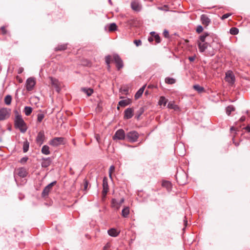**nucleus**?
Instances as JSON below:
<instances>
[{
    "label": "nucleus",
    "mask_w": 250,
    "mask_h": 250,
    "mask_svg": "<svg viewBox=\"0 0 250 250\" xmlns=\"http://www.w3.org/2000/svg\"><path fill=\"white\" fill-rule=\"evenodd\" d=\"M14 125L15 128L19 129L23 133H25L27 129L26 124L22 116L18 113L15 116Z\"/></svg>",
    "instance_id": "obj_1"
},
{
    "label": "nucleus",
    "mask_w": 250,
    "mask_h": 250,
    "mask_svg": "<svg viewBox=\"0 0 250 250\" xmlns=\"http://www.w3.org/2000/svg\"><path fill=\"white\" fill-rule=\"evenodd\" d=\"M139 136V133L135 130L130 131L126 134V139L131 143L137 142Z\"/></svg>",
    "instance_id": "obj_2"
},
{
    "label": "nucleus",
    "mask_w": 250,
    "mask_h": 250,
    "mask_svg": "<svg viewBox=\"0 0 250 250\" xmlns=\"http://www.w3.org/2000/svg\"><path fill=\"white\" fill-rule=\"evenodd\" d=\"M199 39L202 42H210V45L214 41V36L207 32H205L203 35L200 36Z\"/></svg>",
    "instance_id": "obj_3"
},
{
    "label": "nucleus",
    "mask_w": 250,
    "mask_h": 250,
    "mask_svg": "<svg viewBox=\"0 0 250 250\" xmlns=\"http://www.w3.org/2000/svg\"><path fill=\"white\" fill-rule=\"evenodd\" d=\"M126 137V134L125 131L122 129L117 130L113 135L112 139L113 140H123Z\"/></svg>",
    "instance_id": "obj_4"
},
{
    "label": "nucleus",
    "mask_w": 250,
    "mask_h": 250,
    "mask_svg": "<svg viewBox=\"0 0 250 250\" xmlns=\"http://www.w3.org/2000/svg\"><path fill=\"white\" fill-rule=\"evenodd\" d=\"M10 111V109L7 108L0 109V121L4 120L9 117Z\"/></svg>",
    "instance_id": "obj_5"
},
{
    "label": "nucleus",
    "mask_w": 250,
    "mask_h": 250,
    "mask_svg": "<svg viewBox=\"0 0 250 250\" xmlns=\"http://www.w3.org/2000/svg\"><path fill=\"white\" fill-rule=\"evenodd\" d=\"M36 84V82L33 78H29L26 82V88L27 91H31L33 89Z\"/></svg>",
    "instance_id": "obj_6"
},
{
    "label": "nucleus",
    "mask_w": 250,
    "mask_h": 250,
    "mask_svg": "<svg viewBox=\"0 0 250 250\" xmlns=\"http://www.w3.org/2000/svg\"><path fill=\"white\" fill-rule=\"evenodd\" d=\"M198 46L199 47V51L201 52H203L208 46H211L210 42H202L199 39L198 41Z\"/></svg>",
    "instance_id": "obj_7"
},
{
    "label": "nucleus",
    "mask_w": 250,
    "mask_h": 250,
    "mask_svg": "<svg viewBox=\"0 0 250 250\" xmlns=\"http://www.w3.org/2000/svg\"><path fill=\"white\" fill-rule=\"evenodd\" d=\"M56 183V181H54L49 184H48L47 186H46L43 189L42 192V197H45L47 196L49 193V192L51 191V190L52 188V187L53 186H54Z\"/></svg>",
    "instance_id": "obj_8"
},
{
    "label": "nucleus",
    "mask_w": 250,
    "mask_h": 250,
    "mask_svg": "<svg viewBox=\"0 0 250 250\" xmlns=\"http://www.w3.org/2000/svg\"><path fill=\"white\" fill-rule=\"evenodd\" d=\"M113 58L116 64V67H117V69L120 70L123 67V62L122 59L117 54H114Z\"/></svg>",
    "instance_id": "obj_9"
},
{
    "label": "nucleus",
    "mask_w": 250,
    "mask_h": 250,
    "mask_svg": "<svg viewBox=\"0 0 250 250\" xmlns=\"http://www.w3.org/2000/svg\"><path fill=\"white\" fill-rule=\"evenodd\" d=\"M45 139V136L44 134V132L41 131H40L37 135L36 137V141L38 145L39 146H41L44 142Z\"/></svg>",
    "instance_id": "obj_10"
},
{
    "label": "nucleus",
    "mask_w": 250,
    "mask_h": 250,
    "mask_svg": "<svg viewBox=\"0 0 250 250\" xmlns=\"http://www.w3.org/2000/svg\"><path fill=\"white\" fill-rule=\"evenodd\" d=\"M225 80L230 84H233L235 82V77L232 72H228L226 74Z\"/></svg>",
    "instance_id": "obj_11"
},
{
    "label": "nucleus",
    "mask_w": 250,
    "mask_h": 250,
    "mask_svg": "<svg viewBox=\"0 0 250 250\" xmlns=\"http://www.w3.org/2000/svg\"><path fill=\"white\" fill-rule=\"evenodd\" d=\"M63 138L62 137H56L49 142V144L52 146H58L63 142Z\"/></svg>",
    "instance_id": "obj_12"
},
{
    "label": "nucleus",
    "mask_w": 250,
    "mask_h": 250,
    "mask_svg": "<svg viewBox=\"0 0 250 250\" xmlns=\"http://www.w3.org/2000/svg\"><path fill=\"white\" fill-rule=\"evenodd\" d=\"M134 110L132 108H127L124 112V119H129L133 116Z\"/></svg>",
    "instance_id": "obj_13"
},
{
    "label": "nucleus",
    "mask_w": 250,
    "mask_h": 250,
    "mask_svg": "<svg viewBox=\"0 0 250 250\" xmlns=\"http://www.w3.org/2000/svg\"><path fill=\"white\" fill-rule=\"evenodd\" d=\"M51 83L56 89V90L59 92L61 90L60 86V83L58 80L53 78L52 77H50Z\"/></svg>",
    "instance_id": "obj_14"
},
{
    "label": "nucleus",
    "mask_w": 250,
    "mask_h": 250,
    "mask_svg": "<svg viewBox=\"0 0 250 250\" xmlns=\"http://www.w3.org/2000/svg\"><path fill=\"white\" fill-rule=\"evenodd\" d=\"M52 160L49 157L47 158H43L41 163L42 167H47L50 165Z\"/></svg>",
    "instance_id": "obj_15"
},
{
    "label": "nucleus",
    "mask_w": 250,
    "mask_h": 250,
    "mask_svg": "<svg viewBox=\"0 0 250 250\" xmlns=\"http://www.w3.org/2000/svg\"><path fill=\"white\" fill-rule=\"evenodd\" d=\"M201 20L202 23L207 26L208 25L210 22V20L209 19L207 15L205 14H203L201 16Z\"/></svg>",
    "instance_id": "obj_16"
},
{
    "label": "nucleus",
    "mask_w": 250,
    "mask_h": 250,
    "mask_svg": "<svg viewBox=\"0 0 250 250\" xmlns=\"http://www.w3.org/2000/svg\"><path fill=\"white\" fill-rule=\"evenodd\" d=\"M18 175L22 178L25 177L27 174L26 169L24 167H21L18 169Z\"/></svg>",
    "instance_id": "obj_17"
},
{
    "label": "nucleus",
    "mask_w": 250,
    "mask_h": 250,
    "mask_svg": "<svg viewBox=\"0 0 250 250\" xmlns=\"http://www.w3.org/2000/svg\"><path fill=\"white\" fill-rule=\"evenodd\" d=\"M132 9L136 11H140L141 9V6L136 1H132L131 3Z\"/></svg>",
    "instance_id": "obj_18"
},
{
    "label": "nucleus",
    "mask_w": 250,
    "mask_h": 250,
    "mask_svg": "<svg viewBox=\"0 0 250 250\" xmlns=\"http://www.w3.org/2000/svg\"><path fill=\"white\" fill-rule=\"evenodd\" d=\"M121 205L120 203L115 199H112L111 200V207L116 210L119 209Z\"/></svg>",
    "instance_id": "obj_19"
},
{
    "label": "nucleus",
    "mask_w": 250,
    "mask_h": 250,
    "mask_svg": "<svg viewBox=\"0 0 250 250\" xmlns=\"http://www.w3.org/2000/svg\"><path fill=\"white\" fill-rule=\"evenodd\" d=\"M107 232L110 236L112 237H116L119 235L120 231H118L114 228H112L109 229Z\"/></svg>",
    "instance_id": "obj_20"
},
{
    "label": "nucleus",
    "mask_w": 250,
    "mask_h": 250,
    "mask_svg": "<svg viewBox=\"0 0 250 250\" xmlns=\"http://www.w3.org/2000/svg\"><path fill=\"white\" fill-rule=\"evenodd\" d=\"M146 87V85L140 88L135 95V98L138 99L141 97Z\"/></svg>",
    "instance_id": "obj_21"
},
{
    "label": "nucleus",
    "mask_w": 250,
    "mask_h": 250,
    "mask_svg": "<svg viewBox=\"0 0 250 250\" xmlns=\"http://www.w3.org/2000/svg\"><path fill=\"white\" fill-rule=\"evenodd\" d=\"M108 181L106 177H104L103 180V190L108 191Z\"/></svg>",
    "instance_id": "obj_22"
},
{
    "label": "nucleus",
    "mask_w": 250,
    "mask_h": 250,
    "mask_svg": "<svg viewBox=\"0 0 250 250\" xmlns=\"http://www.w3.org/2000/svg\"><path fill=\"white\" fill-rule=\"evenodd\" d=\"M41 151L42 154L45 155H49L50 153L49 147L47 145H44L42 146Z\"/></svg>",
    "instance_id": "obj_23"
},
{
    "label": "nucleus",
    "mask_w": 250,
    "mask_h": 250,
    "mask_svg": "<svg viewBox=\"0 0 250 250\" xmlns=\"http://www.w3.org/2000/svg\"><path fill=\"white\" fill-rule=\"evenodd\" d=\"M129 213V208L128 207H125L122 211V215L124 217H127Z\"/></svg>",
    "instance_id": "obj_24"
},
{
    "label": "nucleus",
    "mask_w": 250,
    "mask_h": 250,
    "mask_svg": "<svg viewBox=\"0 0 250 250\" xmlns=\"http://www.w3.org/2000/svg\"><path fill=\"white\" fill-rule=\"evenodd\" d=\"M162 186L167 188L168 190H170L171 189V183L167 181H165L162 182Z\"/></svg>",
    "instance_id": "obj_25"
},
{
    "label": "nucleus",
    "mask_w": 250,
    "mask_h": 250,
    "mask_svg": "<svg viewBox=\"0 0 250 250\" xmlns=\"http://www.w3.org/2000/svg\"><path fill=\"white\" fill-rule=\"evenodd\" d=\"M32 112V108L30 106H25L24 112L26 116H29Z\"/></svg>",
    "instance_id": "obj_26"
},
{
    "label": "nucleus",
    "mask_w": 250,
    "mask_h": 250,
    "mask_svg": "<svg viewBox=\"0 0 250 250\" xmlns=\"http://www.w3.org/2000/svg\"><path fill=\"white\" fill-rule=\"evenodd\" d=\"M167 100L164 96H161L159 101V104L160 105L165 106L167 103Z\"/></svg>",
    "instance_id": "obj_27"
},
{
    "label": "nucleus",
    "mask_w": 250,
    "mask_h": 250,
    "mask_svg": "<svg viewBox=\"0 0 250 250\" xmlns=\"http://www.w3.org/2000/svg\"><path fill=\"white\" fill-rule=\"evenodd\" d=\"M45 115L42 111H40L37 115V121L39 123L42 122L44 119Z\"/></svg>",
    "instance_id": "obj_28"
},
{
    "label": "nucleus",
    "mask_w": 250,
    "mask_h": 250,
    "mask_svg": "<svg viewBox=\"0 0 250 250\" xmlns=\"http://www.w3.org/2000/svg\"><path fill=\"white\" fill-rule=\"evenodd\" d=\"M82 90L85 93H86L88 96H90L92 94V93L93 92V89H91V88L87 89L86 88H83L82 89Z\"/></svg>",
    "instance_id": "obj_29"
},
{
    "label": "nucleus",
    "mask_w": 250,
    "mask_h": 250,
    "mask_svg": "<svg viewBox=\"0 0 250 250\" xmlns=\"http://www.w3.org/2000/svg\"><path fill=\"white\" fill-rule=\"evenodd\" d=\"M11 101L12 97L10 95H8L5 96L4 98V103L6 104L10 105L11 103Z\"/></svg>",
    "instance_id": "obj_30"
},
{
    "label": "nucleus",
    "mask_w": 250,
    "mask_h": 250,
    "mask_svg": "<svg viewBox=\"0 0 250 250\" xmlns=\"http://www.w3.org/2000/svg\"><path fill=\"white\" fill-rule=\"evenodd\" d=\"M235 108L233 105H229L226 108V113L228 115H230L231 112L233 111Z\"/></svg>",
    "instance_id": "obj_31"
},
{
    "label": "nucleus",
    "mask_w": 250,
    "mask_h": 250,
    "mask_svg": "<svg viewBox=\"0 0 250 250\" xmlns=\"http://www.w3.org/2000/svg\"><path fill=\"white\" fill-rule=\"evenodd\" d=\"M117 28V25L116 24V23H112L109 24L108 30H109V31L112 32V31H114L116 30Z\"/></svg>",
    "instance_id": "obj_32"
},
{
    "label": "nucleus",
    "mask_w": 250,
    "mask_h": 250,
    "mask_svg": "<svg viewBox=\"0 0 250 250\" xmlns=\"http://www.w3.org/2000/svg\"><path fill=\"white\" fill-rule=\"evenodd\" d=\"M29 147V143L27 141H26L24 142L23 145V151L25 153L26 152Z\"/></svg>",
    "instance_id": "obj_33"
},
{
    "label": "nucleus",
    "mask_w": 250,
    "mask_h": 250,
    "mask_svg": "<svg viewBox=\"0 0 250 250\" xmlns=\"http://www.w3.org/2000/svg\"><path fill=\"white\" fill-rule=\"evenodd\" d=\"M165 82L168 84H173L176 82V81L174 79L172 78L167 77L165 79Z\"/></svg>",
    "instance_id": "obj_34"
},
{
    "label": "nucleus",
    "mask_w": 250,
    "mask_h": 250,
    "mask_svg": "<svg viewBox=\"0 0 250 250\" xmlns=\"http://www.w3.org/2000/svg\"><path fill=\"white\" fill-rule=\"evenodd\" d=\"M239 32V30L236 27H232L229 30V33L233 35H237Z\"/></svg>",
    "instance_id": "obj_35"
},
{
    "label": "nucleus",
    "mask_w": 250,
    "mask_h": 250,
    "mask_svg": "<svg viewBox=\"0 0 250 250\" xmlns=\"http://www.w3.org/2000/svg\"><path fill=\"white\" fill-rule=\"evenodd\" d=\"M167 107L170 109H174L175 110L178 108V106L175 104L173 102H169L167 104Z\"/></svg>",
    "instance_id": "obj_36"
},
{
    "label": "nucleus",
    "mask_w": 250,
    "mask_h": 250,
    "mask_svg": "<svg viewBox=\"0 0 250 250\" xmlns=\"http://www.w3.org/2000/svg\"><path fill=\"white\" fill-rule=\"evenodd\" d=\"M193 88L195 90L200 93L203 92L204 90V88L203 87L200 86L198 84L194 85L193 86Z\"/></svg>",
    "instance_id": "obj_37"
},
{
    "label": "nucleus",
    "mask_w": 250,
    "mask_h": 250,
    "mask_svg": "<svg viewBox=\"0 0 250 250\" xmlns=\"http://www.w3.org/2000/svg\"><path fill=\"white\" fill-rule=\"evenodd\" d=\"M151 34L152 36H154V38L157 43H159L161 42L160 37L158 35H155V33L154 32H151Z\"/></svg>",
    "instance_id": "obj_38"
},
{
    "label": "nucleus",
    "mask_w": 250,
    "mask_h": 250,
    "mask_svg": "<svg viewBox=\"0 0 250 250\" xmlns=\"http://www.w3.org/2000/svg\"><path fill=\"white\" fill-rule=\"evenodd\" d=\"M66 44H61L58 46L56 48V50L57 51H62L66 49Z\"/></svg>",
    "instance_id": "obj_39"
},
{
    "label": "nucleus",
    "mask_w": 250,
    "mask_h": 250,
    "mask_svg": "<svg viewBox=\"0 0 250 250\" xmlns=\"http://www.w3.org/2000/svg\"><path fill=\"white\" fill-rule=\"evenodd\" d=\"M119 104L121 106H125L128 104L126 100H121L119 102Z\"/></svg>",
    "instance_id": "obj_40"
},
{
    "label": "nucleus",
    "mask_w": 250,
    "mask_h": 250,
    "mask_svg": "<svg viewBox=\"0 0 250 250\" xmlns=\"http://www.w3.org/2000/svg\"><path fill=\"white\" fill-rule=\"evenodd\" d=\"M115 170V167L114 166H111L109 169V175L110 178H111V174Z\"/></svg>",
    "instance_id": "obj_41"
},
{
    "label": "nucleus",
    "mask_w": 250,
    "mask_h": 250,
    "mask_svg": "<svg viewBox=\"0 0 250 250\" xmlns=\"http://www.w3.org/2000/svg\"><path fill=\"white\" fill-rule=\"evenodd\" d=\"M111 58V57L110 55H107L105 57V61L106 65H108L110 64Z\"/></svg>",
    "instance_id": "obj_42"
},
{
    "label": "nucleus",
    "mask_w": 250,
    "mask_h": 250,
    "mask_svg": "<svg viewBox=\"0 0 250 250\" xmlns=\"http://www.w3.org/2000/svg\"><path fill=\"white\" fill-rule=\"evenodd\" d=\"M203 31V28L201 25H198L196 28V32L198 33H200Z\"/></svg>",
    "instance_id": "obj_43"
},
{
    "label": "nucleus",
    "mask_w": 250,
    "mask_h": 250,
    "mask_svg": "<svg viewBox=\"0 0 250 250\" xmlns=\"http://www.w3.org/2000/svg\"><path fill=\"white\" fill-rule=\"evenodd\" d=\"M134 44L137 46H139L142 44V42L140 40H135L134 41Z\"/></svg>",
    "instance_id": "obj_44"
},
{
    "label": "nucleus",
    "mask_w": 250,
    "mask_h": 250,
    "mask_svg": "<svg viewBox=\"0 0 250 250\" xmlns=\"http://www.w3.org/2000/svg\"><path fill=\"white\" fill-rule=\"evenodd\" d=\"M28 158L27 157H24L23 158H22L21 160H20V162L21 163V164H24L28 160Z\"/></svg>",
    "instance_id": "obj_45"
},
{
    "label": "nucleus",
    "mask_w": 250,
    "mask_h": 250,
    "mask_svg": "<svg viewBox=\"0 0 250 250\" xmlns=\"http://www.w3.org/2000/svg\"><path fill=\"white\" fill-rule=\"evenodd\" d=\"M108 191H106V190H103L102 191V200L104 201V200Z\"/></svg>",
    "instance_id": "obj_46"
},
{
    "label": "nucleus",
    "mask_w": 250,
    "mask_h": 250,
    "mask_svg": "<svg viewBox=\"0 0 250 250\" xmlns=\"http://www.w3.org/2000/svg\"><path fill=\"white\" fill-rule=\"evenodd\" d=\"M230 15H231V14H229V13L225 14L222 16L221 19L225 20V19L229 18Z\"/></svg>",
    "instance_id": "obj_47"
},
{
    "label": "nucleus",
    "mask_w": 250,
    "mask_h": 250,
    "mask_svg": "<svg viewBox=\"0 0 250 250\" xmlns=\"http://www.w3.org/2000/svg\"><path fill=\"white\" fill-rule=\"evenodd\" d=\"M163 35L166 38L168 37L169 36V33L168 31L167 30H165L163 32Z\"/></svg>",
    "instance_id": "obj_48"
},
{
    "label": "nucleus",
    "mask_w": 250,
    "mask_h": 250,
    "mask_svg": "<svg viewBox=\"0 0 250 250\" xmlns=\"http://www.w3.org/2000/svg\"><path fill=\"white\" fill-rule=\"evenodd\" d=\"M110 244L109 243H107L104 247V250H107L110 247Z\"/></svg>",
    "instance_id": "obj_49"
},
{
    "label": "nucleus",
    "mask_w": 250,
    "mask_h": 250,
    "mask_svg": "<svg viewBox=\"0 0 250 250\" xmlns=\"http://www.w3.org/2000/svg\"><path fill=\"white\" fill-rule=\"evenodd\" d=\"M195 59V56H190V57H189L188 58V60H189L190 62H193Z\"/></svg>",
    "instance_id": "obj_50"
},
{
    "label": "nucleus",
    "mask_w": 250,
    "mask_h": 250,
    "mask_svg": "<svg viewBox=\"0 0 250 250\" xmlns=\"http://www.w3.org/2000/svg\"><path fill=\"white\" fill-rule=\"evenodd\" d=\"M165 7H167V6L166 5H165L164 7H158V9L160 10H165V11H167V9H165Z\"/></svg>",
    "instance_id": "obj_51"
},
{
    "label": "nucleus",
    "mask_w": 250,
    "mask_h": 250,
    "mask_svg": "<svg viewBox=\"0 0 250 250\" xmlns=\"http://www.w3.org/2000/svg\"><path fill=\"white\" fill-rule=\"evenodd\" d=\"M23 71V68L22 67H20L18 69V73L21 74V73Z\"/></svg>",
    "instance_id": "obj_52"
},
{
    "label": "nucleus",
    "mask_w": 250,
    "mask_h": 250,
    "mask_svg": "<svg viewBox=\"0 0 250 250\" xmlns=\"http://www.w3.org/2000/svg\"><path fill=\"white\" fill-rule=\"evenodd\" d=\"M1 30L3 33V34H5L6 33V30H5V28L4 26H2L1 27Z\"/></svg>",
    "instance_id": "obj_53"
},
{
    "label": "nucleus",
    "mask_w": 250,
    "mask_h": 250,
    "mask_svg": "<svg viewBox=\"0 0 250 250\" xmlns=\"http://www.w3.org/2000/svg\"><path fill=\"white\" fill-rule=\"evenodd\" d=\"M245 129L248 132H250V126H247L245 127Z\"/></svg>",
    "instance_id": "obj_54"
},
{
    "label": "nucleus",
    "mask_w": 250,
    "mask_h": 250,
    "mask_svg": "<svg viewBox=\"0 0 250 250\" xmlns=\"http://www.w3.org/2000/svg\"><path fill=\"white\" fill-rule=\"evenodd\" d=\"M87 186H88V182L87 181H85V183H84V188L85 189H86L87 188Z\"/></svg>",
    "instance_id": "obj_55"
},
{
    "label": "nucleus",
    "mask_w": 250,
    "mask_h": 250,
    "mask_svg": "<svg viewBox=\"0 0 250 250\" xmlns=\"http://www.w3.org/2000/svg\"><path fill=\"white\" fill-rule=\"evenodd\" d=\"M140 114L138 115V117H137L138 118H139V116H140V115H141L142 113H143V112H144V108H143V107L141 108L140 109Z\"/></svg>",
    "instance_id": "obj_56"
},
{
    "label": "nucleus",
    "mask_w": 250,
    "mask_h": 250,
    "mask_svg": "<svg viewBox=\"0 0 250 250\" xmlns=\"http://www.w3.org/2000/svg\"><path fill=\"white\" fill-rule=\"evenodd\" d=\"M245 119H246V117L245 116H242L240 119V122H243L245 120Z\"/></svg>",
    "instance_id": "obj_57"
},
{
    "label": "nucleus",
    "mask_w": 250,
    "mask_h": 250,
    "mask_svg": "<svg viewBox=\"0 0 250 250\" xmlns=\"http://www.w3.org/2000/svg\"><path fill=\"white\" fill-rule=\"evenodd\" d=\"M124 198H122L119 202L120 203V204L121 205L124 202Z\"/></svg>",
    "instance_id": "obj_58"
},
{
    "label": "nucleus",
    "mask_w": 250,
    "mask_h": 250,
    "mask_svg": "<svg viewBox=\"0 0 250 250\" xmlns=\"http://www.w3.org/2000/svg\"><path fill=\"white\" fill-rule=\"evenodd\" d=\"M95 137H96L97 141L99 142V140L100 139V136L99 135L97 134V135H96Z\"/></svg>",
    "instance_id": "obj_59"
},
{
    "label": "nucleus",
    "mask_w": 250,
    "mask_h": 250,
    "mask_svg": "<svg viewBox=\"0 0 250 250\" xmlns=\"http://www.w3.org/2000/svg\"><path fill=\"white\" fill-rule=\"evenodd\" d=\"M148 40L149 42H151L153 41V38L152 37H149Z\"/></svg>",
    "instance_id": "obj_60"
},
{
    "label": "nucleus",
    "mask_w": 250,
    "mask_h": 250,
    "mask_svg": "<svg viewBox=\"0 0 250 250\" xmlns=\"http://www.w3.org/2000/svg\"><path fill=\"white\" fill-rule=\"evenodd\" d=\"M107 67L108 70H109L110 68V64L108 65H107Z\"/></svg>",
    "instance_id": "obj_61"
},
{
    "label": "nucleus",
    "mask_w": 250,
    "mask_h": 250,
    "mask_svg": "<svg viewBox=\"0 0 250 250\" xmlns=\"http://www.w3.org/2000/svg\"><path fill=\"white\" fill-rule=\"evenodd\" d=\"M235 129V128H234V127H231L230 128V130H233V129Z\"/></svg>",
    "instance_id": "obj_62"
},
{
    "label": "nucleus",
    "mask_w": 250,
    "mask_h": 250,
    "mask_svg": "<svg viewBox=\"0 0 250 250\" xmlns=\"http://www.w3.org/2000/svg\"><path fill=\"white\" fill-rule=\"evenodd\" d=\"M108 2L110 3V4H112L111 0H108Z\"/></svg>",
    "instance_id": "obj_63"
},
{
    "label": "nucleus",
    "mask_w": 250,
    "mask_h": 250,
    "mask_svg": "<svg viewBox=\"0 0 250 250\" xmlns=\"http://www.w3.org/2000/svg\"><path fill=\"white\" fill-rule=\"evenodd\" d=\"M235 145L236 146H238L239 145V144L238 143H235Z\"/></svg>",
    "instance_id": "obj_64"
}]
</instances>
